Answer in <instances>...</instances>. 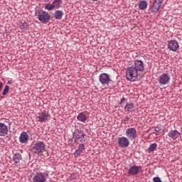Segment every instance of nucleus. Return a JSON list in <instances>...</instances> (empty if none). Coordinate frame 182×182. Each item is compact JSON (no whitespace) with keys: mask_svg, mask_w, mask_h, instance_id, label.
Segmentation results:
<instances>
[{"mask_svg":"<svg viewBox=\"0 0 182 182\" xmlns=\"http://www.w3.org/2000/svg\"><path fill=\"white\" fill-rule=\"evenodd\" d=\"M139 76V71L132 65L126 70V79L129 82H134Z\"/></svg>","mask_w":182,"mask_h":182,"instance_id":"nucleus-1","label":"nucleus"},{"mask_svg":"<svg viewBox=\"0 0 182 182\" xmlns=\"http://www.w3.org/2000/svg\"><path fill=\"white\" fill-rule=\"evenodd\" d=\"M36 15L41 23H48L50 21V14L43 10L37 11Z\"/></svg>","mask_w":182,"mask_h":182,"instance_id":"nucleus-2","label":"nucleus"},{"mask_svg":"<svg viewBox=\"0 0 182 182\" xmlns=\"http://www.w3.org/2000/svg\"><path fill=\"white\" fill-rule=\"evenodd\" d=\"M73 135L75 143H77V141L83 143V141H85V136H86V134L83 131L80 129H75Z\"/></svg>","mask_w":182,"mask_h":182,"instance_id":"nucleus-3","label":"nucleus"},{"mask_svg":"<svg viewBox=\"0 0 182 182\" xmlns=\"http://www.w3.org/2000/svg\"><path fill=\"white\" fill-rule=\"evenodd\" d=\"M63 4L62 0H54L52 4H46L44 6L47 11H53V9H59Z\"/></svg>","mask_w":182,"mask_h":182,"instance_id":"nucleus-4","label":"nucleus"},{"mask_svg":"<svg viewBox=\"0 0 182 182\" xmlns=\"http://www.w3.org/2000/svg\"><path fill=\"white\" fill-rule=\"evenodd\" d=\"M32 150L35 154H42L45 151V144L43 141H38L34 144Z\"/></svg>","mask_w":182,"mask_h":182,"instance_id":"nucleus-5","label":"nucleus"},{"mask_svg":"<svg viewBox=\"0 0 182 182\" xmlns=\"http://www.w3.org/2000/svg\"><path fill=\"white\" fill-rule=\"evenodd\" d=\"M100 82L103 86L109 85L112 80L110 79V75L107 73H102L99 77Z\"/></svg>","mask_w":182,"mask_h":182,"instance_id":"nucleus-6","label":"nucleus"},{"mask_svg":"<svg viewBox=\"0 0 182 182\" xmlns=\"http://www.w3.org/2000/svg\"><path fill=\"white\" fill-rule=\"evenodd\" d=\"M125 134L129 140H136V137H137V131L134 128H129L126 130Z\"/></svg>","mask_w":182,"mask_h":182,"instance_id":"nucleus-7","label":"nucleus"},{"mask_svg":"<svg viewBox=\"0 0 182 182\" xmlns=\"http://www.w3.org/2000/svg\"><path fill=\"white\" fill-rule=\"evenodd\" d=\"M161 4H163V0H154L151 7L150 8L151 12L152 14H157L161 6Z\"/></svg>","mask_w":182,"mask_h":182,"instance_id":"nucleus-8","label":"nucleus"},{"mask_svg":"<svg viewBox=\"0 0 182 182\" xmlns=\"http://www.w3.org/2000/svg\"><path fill=\"white\" fill-rule=\"evenodd\" d=\"M170 75L168 73H163L161 75L158 79V82L160 85H167L170 82Z\"/></svg>","mask_w":182,"mask_h":182,"instance_id":"nucleus-9","label":"nucleus"},{"mask_svg":"<svg viewBox=\"0 0 182 182\" xmlns=\"http://www.w3.org/2000/svg\"><path fill=\"white\" fill-rule=\"evenodd\" d=\"M129 144H130V141H129V139L127 137L122 136L118 138V146L122 149L129 147Z\"/></svg>","mask_w":182,"mask_h":182,"instance_id":"nucleus-10","label":"nucleus"},{"mask_svg":"<svg viewBox=\"0 0 182 182\" xmlns=\"http://www.w3.org/2000/svg\"><path fill=\"white\" fill-rule=\"evenodd\" d=\"M180 48L178 42L176 40H171L168 42V49L172 50V52H177V50Z\"/></svg>","mask_w":182,"mask_h":182,"instance_id":"nucleus-11","label":"nucleus"},{"mask_svg":"<svg viewBox=\"0 0 182 182\" xmlns=\"http://www.w3.org/2000/svg\"><path fill=\"white\" fill-rule=\"evenodd\" d=\"M33 182H46V176L42 172H38L33 178Z\"/></svg>","mask_w":182,"mask_h":182,"instance_id":"nucleus-12","label":"nucleus"},{"mask_svg":"<svg viewBox=\"0 0 182 182\" xmlns=\"http://www.w3.org/2000/svg\"><path fill=\"white\" fill-rule=\"evenodd\" d=\"M138 72L144 71V63L140 60H135L134 65H132Z\"/></svg>","mask_w":182,"mask_h":182,"instance_id":"nucleus-13","label":"nucleus"},{"mask_svg":"<svg viewBox=\"0 0 182 182\" xmlns=\"http://www.w3.org/2000/svg\"><path fill=\"white\" fill-rule=\"evenodd\" d=\"M49 117H50V114H49V112L46 111H43L41 113L38 114V122H40V123H44L48 120Z\"/></svg>","mask_w":182,"mask_h":182,"instance_id":"nucleus-14","label":"nucleus"},{"mask_svg":"<svg viewBox=\"0 0 182 182\" xmlns=\"http://www.w3.org/2000/svg\"><path fill=\"white\" fill-rule=\"evenodd\" d=\"M140 170H141V166L134 165L129 168L128 174L129 176H137L140 173Z\"/></svg>","mask_w":182,"mask_h":182,"instance_id":"nucleus-15","label":"nucleus"},{"mask_svg":"<svg viewBox=\"0 0 182 182\" xmlns=\"http://www.w3.org/2000/svg\"><path fill=\"white\" fill-rule=\"evenodd\" d=\"M168 137L173 139V140H177L181 136V133L178 132V131L174 129L171 130L168 134Z\"/></svg>","mask_w":182,"mask_h":182,"instance_id":"nucleus-16","label":"nucleus"},{"mask_svg":"<svg viewBox=\"0 0 182 182\" xmlns=\"http://www.w3.org/2000/svg\"><path fill=\"white\" fill-rule=\"evenodd\" d=\"M29 140V135L28 134V132H22L19 136V141L21 143V144H23L26 143Z\"/></svg>","mask_w":182,"mask_h":182,"instance_id":"nucleus-17","label":"nucleus"},{"mask_svg":"<svg viewBox=\"0 0 182 182\" xmlns=\"http://www.w3.org/2000/svg\"><path fill=\"white\" fill-rule=\"evenodd\" d=\"M8 134V127L4 123H0V136H6Z\"/></svg>","mask_w":182,"mask_h":182,"instance_id":"nucleus-18","label":"nucleus"},{"mask_svg":"<svg viewBox=\"0 0 182 182\" xmlns=\"http://www.w3.org/2000/svg\"><path fill=\"white\" fill-rule=\"evenodd\" d=\"M83 150H85V145L83 144H80L78 149L74 153V156L75 157H79V156L83 153Z\"/></svg>","mask_w":182,"mask_h":182,"instance_id":"nucleus-19","label":"nucleus"},{"mask_svg":"<svg viewBox=\"0 0 182 182\" xmlns=\"http://www.w3.org/2000/svg\"><path fill=\"white\" fill-rule=\"evenodd\" d=\"M124 109L125 112H133V109H134V105L133 102H127Z\"/></svg>","mask_w":182,"mask_h":182,"instance_id":"nucleus-20","label":"nucleus"},{"mask_svg":"<svg viewBox=\"0 0 182 182\" xmlns=\"http://www.w3.org/2000/svg\"><path fill=\"white\" fill-rule=\"evenodd\" d=\"M21 160H22V155H21V154L17 153L14 154L13 161H14L15 164L20 163Z\"/></svg>","mask_w":182,"mask_h":182,"instance_id":"nucleus-21","label":"nucleus"},{"mask_svg":"<svg viewBox=\"0 0 182 182\" xmlns=\"http://www.w3.org/2000/svg\"><path fill=\"white\" fill-rule=\"evenodd\" d=\"M147 5H148V4H147L146 1L143 0V1H140L139 2V8L141 11L146 10L147 9Z\"/></svg>","mask_w":182,"mask_h":182,"instance_id":"nucleus-22","label":"nucleus"},{"mask_svg":"<svg viewBox=\"0 0 182 182\" xmlns=\"http://www.w3.org/2000/svg\"><path fill=\"white\" fill-rule=\"evenodd\" d=\"M77 119L78 120V122H82V123H85L87 120L86 114H85V113L83 112L80 113L77 117Z\"/></svg>","mask_w":182,"mask_h":182,"instance_id":"nucleus-23","label":"nucleus"},{"mask_svg":"<svg viewBox=\"0 0 182 182\" xmlns=\"http://www.w3.org/2000/svg\"><path fill=\"white\" fill-rule=\"evenodd\" d=\"M63 16V12H62V11L57 10V11H55L54 18L55 19L60 20V19H62Z\"/></svg>","mask_w":182,"mask_h":182,"instance_id":"nucleus-24","label":"nucleus"},{"mask_svg":"<svg viewBox=\"0 0 182 182\" xmlns=\"http://www.w3.org/2000/svg\"><path fill=\"white\" fill-rule=\"evenodd\" d=\"M28 26H29V24H28L26 21L23 20L20 21L19 27L21 28V29L26 31V29H28Z\"/></svg>","mask_w":182,"mask_h":182,"instance_id":"nucleus-25","label":"nucleus"},{"mask_svg":"<svg viewBox=\"0 0 182 182\" xmlns=\"http://www.w3.org/2000/svg\"><path fill=\"white\" fill-rule=\"evenodd\" d=\"M156 149H157V144L154 143L149 146L148 150H149V153H151V151H154L156 150Z\"/></svg>","mask_w":182,"mask_h":182,"instance_id":"nucleus-26","label":"nucleus"},{"mask_svg":"<svg viewBox=\"0 0 182 182\" xmlns=\"http://www.w3.org/2000/svg\"><path fill=\"white\" fill-rule=\"evenodd\" d=\"M9 92V85H6L2 92L3 96L8 95Z\"/></svg>","mask_w":182,"mask_h":182,"instance_id":"nucleus-27","label":"nucleus"},{"mask_svg":"<svg viewBox=\"0 0 182 182\" xmlns=\"http://www.w3.org/2000/svg\"><path fill=\"white\" fill-rule=\"evenodd\" d=\"M155 132L156 133H161L163 132V129H161V127H155Z\"/></svg>","mask_w":182,"mask_h":182,"instance_id":"nucleus-28","label":"nucleus"},{"mask_svg":"<svg viewBox=\"0 0 182 182\" xmlns=\"http://www.w3.org/2000/svg\"><path fill=\"white\" fill-rule=\"evenodd\" d=\"M124 102H127V99H126L125 97H122L121 102H119V105H122L123 106L124 105Z\"/></svg>","mask_w":182,"mask_h":182,"instance_id":"nucleus-29","label":"nucleus"},{"mask_svg":"<svg viewBox=\"0 0 182 182\" xmlns=\"http://www.w3.org/2000/svg\"><path fill=\"white\" fill-rule=\"evenodd\" d=\"M7 83L8 85H12V80H9Z\"/></svg>","mask_w":182,"mask_h":182,"instance_id":"nucleus-30","label":"nucleus"},{"mask_svg":"<svg viewBox=\"0 0 182 182\" xmlns=\"http://www.w3.org/2000/svg\"><path fill=\"white\" fill-rule=\"evenodd\" d=\"M2 86H4V84H2V82H0V90L2 89Z\"/></svg>","mask_w":182,"mask_h":182,"instance_id":"nucleus-31","label":"nucleus"},{"mask_svg":"<svg viewBox=\"0 0 182 182\" xmlns=\"http://www.w3.org/2000/svg\"><path fill=\"white\" fill-rule=\"evenodd\" d=\"M129 120V118L128 117H126L125 119H124V122H127Z\"/></svg>","mask_w":182,"mask_h":182,"instance_id":"nucleus-32","label":"nucleus"}]
</instances>
